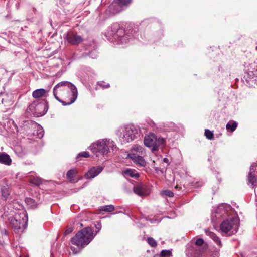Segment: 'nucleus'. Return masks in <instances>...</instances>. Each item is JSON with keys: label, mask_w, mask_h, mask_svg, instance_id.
Returning <instances> with one entry per match:
<instances>
[{"label": "nucleus", "mask_w": 257, "mask_h": 257, "mask_svg": "<svg viewBox=\"0 0 257 257\" xmlns=\"http://www.w3.org/2000/svg\"><path fill=\"white\" fill-rule=\"evenodd\" d=\"M232 211L231 207L227 204L218 206L212 213L211 220L216 223L222 218L227 217L220 225V230L223 235L228 234L231 235L236 233L239 227V221L235 215H230Z\"/></svg>", "instance_id": "f257e3e1"}, {"label": "nucleus", "mask_w": 257, "mask_h": 257, "mask_svg": "<svg viewBox=\"0 0 257 257\" xmlns=\"http://www.w3.org/2000/svg\"><path fill=\"white\" fill-rule=\"evenodd\" d=\"M54 97L63 105H70L74 103L78 96L76 86L68 81H62L53 88Z\"/></svg>", "instance_id": "f03ea898"}, {"label": "nucleus", "mask_w": 257, "mask_h": 257, "mask_svg": "<svg viewBox=\"0 0 257 257\" xmlns=\"http://www.w3.org/2000/svg\"><path fill=\"white\" fill-rule=\"evenodd\" d=\"M95 235L90 227H86L78 231L71 239V243L77 247L71 246V251L74 254L79 253L82 249L90 243Z\"/></svg>", "instance_id": "7ed1b4c3"}, {"label": "nucleus", "mask_w": 257, "mask_h": 257, "mask_svg": "<svg viewBox=\"0 0 257 257\" xmlns=\"http://www.w3.org/2000/svg\"><path fill=\"white\" fill-rule=\"evenodd\" d=\"M105 35L110 41L115 40L118 44H123L127 42L128 36L125 34L124 30L117 23H113L108 27Z\"/></svg>", "instance_id": "20e7f679"}, {"label": "nucleus", "mask_w": 257, "mask_h": 257, "mask_svg": "<svg viewBox=\"0 0 257 257\" xmlns=\"http://www.w3.org/2000/svg\"><path fill=\"white\" fill-rule=\"evenodd\" d=\"M115 145L114 142L107 139L99 140L92 143L89 147L90 149L97 157L100 155H106L113 150Z\"/></svg>", "instance_id": "39448f33"}, {"label": "nucleus", "mask_w": 257, "mask_h": 257, "mask_svg": "<svg viewBox=\"0 0 257 257\" xmlns=\"http://www.w3.org/2000/svg\"><path fill=\"white\" fill-rule=\"evenodd\" d=\"M140 132L139 128L133 124H128L119 127L118 132L122 143H127L132 142L137 138Z\"/></svg>", "instance_id": "423d86ee"}, {"label": "nucleus", "mask_w": 257, "mask_h": 257, "mask_svg": "<svg viewBox=\"0 0 257 257\" xmlns=\"http://www.w3.org/2000/svg\"><path fill=\"white\" fill-rule=\"evenodd\" d=\"M28 217L25 211L16 214L10 219V224L15 231H23L27 226Z\"/></svg>", "instance_id": "0eeeda50"}, {"label": "nucleus", "mask_w": 257, "mask_h": 257, "mask_svg": "<svg viewBox=\"0 0 257 257\" xmlns=\"http://www.w3.org/2000/svg\"><path fill=\"white\" fill-rule=\"evenodd\" d=\"M144 142L146 146L152 148V151L158 150L159 147L164 146L165 143L163 138H157L156 135L153 133L146 136Z\"/></svg>", "instance_id": "6e6552de"}, {"label": "nucleus", "mask_w": 257, "mask_h": 257, "mask_svg": "<svg viewBox=\"0 0 257 257\" xmlns=\"http://www.w3.org/2000/svg\"><path fill=\"white\" fill-rule=\"evenodd\" d=\"M64 40L71 45H78L83 41L82 37L76 33L70 31L64 34Z\"/></svg>", "instance_id": "1a4fd4ad"}, {"label": "nucleus", "mask_w": 257, "mask_h": 257, "mask_svg": "<svg viewBox=\"0 0 257 257\" xmlns=\"http://www.w3.org/2000/svg\"><path fill=\"white\" fill-rule=\"evenodd\" d=\"M134 192L140 196H146L149 195L150 190L148 185L142 183H138L133 187Z\"/></svg>", "instance_id": "9d476101"}, {"label": "nucleus", "mask_w": 257, "mask_h": 257, "mask_svg": "<svg viewBox=\"0 0 257 257\" xmlns=\"http://www.w3.org/2000/svg\"><path fill=\"white\" fill-rule=\"evenodd\" d=\"M102 170L103 168L100 166L93 167L85 173L84 177L86 179H92L99 174Z\"/></svg>", "instance_id": "9b49d317"}, {"label": "nucleus", "mask_w": 257, "mask_h": 257, "mask_svg": "<svg viewBox=\"0 0 257 257\" xmlns=\"http://www.w3.org/2000/svg\"><path fill=\"white\" fill-rule=\"evenodd\" d=\"M247 84L251 85L257 84V75L255 70L246 73L243 77Z\"/></svg>", "instance_id": "f8f14e48"}, {"label": "nucleus", "mask_w": 257, "mask_h": 257, "mask_svg": "<svg viewBox=\"0 0 257 257\" xmlns=\"http://www.w3.org/2000/svg\"><path fill=\"white\" fill-rule=\"evenodd\" d=\"M127 157L131 159L134 163L140 166L144 167L146 165V162L145 159L135 153H129Z\"/></svg>", "instance_id": "ddd939ff"}, {"label": "nucleus", "mask_w": 257, "mask_h": 257, "mask_svg": "<svg viewBox=\"0 0 257 257\" xmlns=\"http://www.w3.org/2000/svg\"><path fill=\"white\" fill-rule=\"evenodd\" d=\"M48 95V91L43 88L38 89L34 90L32 93V96L35 99L47 97Z\"/></svg>", "instance_id": "4468645a"}, {"label": "nucleus", "mask_w": 257, "mask_h": 257, "mask_svg": "<svg viewBox=\"0 0 257 257\" xmlns=\"http://www.w3.org/2000/svg\"><path fill=\"white\" fill-rule=\"evenodd\" d=\"M0 163L7 165H10L12 163V160L9 155L7 153H0Z\"/></svg>", "instance_id": "2eb2a0df"}, {"label": "nucleus", "mask_w": 257, "mask_h": 257, "mask_svg": "<svg viewBox=\"0 0 257 257\" xmlns=\"http://www.w3.org/2000/svg\"><path fill=\"white\" fill-rule=\"evenodd\" d=\"M248 184L250 185L252 188L257 186V176L252 174V172H249L247 177Z\"/></svg>", "instance_id": "dca6fc26"}, {"label": "nucleus", "mask_w": 257, "mask_h": 257, "mask_svg": "<svg viewBox=\"0 0 257 257\" xmlns=\"http://www.w3.org/2000/svg\"><path fill=\"white\" fill-rule=\"evenodd\" d=\"M123 175L125 176H129L132 178H138L139 173L135 170L131 169H127L123 172Z\"/></svg>", "instance_id": "f3484780"}, {"label": "nucleus", "mask_w": 257, "mask_h": 257, "mask_svg": "<svg viewBox=\"0 0 257 257\" xmlns=\"http://www.w3.org/2000/svg\"><path fill=\"white\" fill-rule=\"evenodd\" d=\"M25 203L28 206L31 208H35L37 206V203L35 201V200L29 197H27L25 198Z\"/></svg>", "instance_id": "a211bd4d"}, {"label": "nucleus", "mask_w": 257, "mask_h": 257, "mask_svg": "<svg viewBox=\"0 0 257 257\" xmlns=\"http://www.w3.org/2000/svg\"><path fill=\"white\" fill-rule=\"evenodd\" d=\"M206 234L210 238H211L216 243L219 245H221V241L220 240L219 237L217 236L214 233L211 231H206Z\"/></svg>", "instance_id": "6ab92c4d"}, {"label": "nucleus", "mask_w": 257, "mask_h": 257, "mask_svg": "<svg viewBox=\"0 0 257 257\" xmlns=\"http://www.w3.org/2000/svg\"><path fill=\"white\" fill-rule=\"evenodd\" d=\"M237 126V123L236 121H232L229 122L226 125V130L231 132L234 131Z\"/></svg>", "instance_id": "aec40b11"}, {"label": "nucleus", "mask_w": 257, "mask_h": 257, "mask_svg": "<svg viewBox=\"0 0 257 257\" xmlns=\"http://www.w3.org/2000/svg\"><path fill=\"white\" fill-rule=\"evenodd\" d=\"M76 173L77 170L76 169H71L69 170L66 174L67 178L69 179L71 182H72L74 181V176Z\"/></svg>", "instance_id": "412c9836"}, {"label": "nucleus", "mask_w": 257, "mask_h": 257, "mask_svg": "<svg viewBox=\"0 0 257 257\" xmlns=\"http://www.w3.org/2000/svg\"><path fill=\"white\" fill-rule=\"evenodd\" d=\"M99 210L102 211L110 212L114 210V207L112 205L101 206Z\"/></svg>", "instance_id": "4be33fe9"}, {"label": "nucleus", "mask_w": 257, "mask_h": 257, "mask_svg": "<svg viewBox=\"0 0 257 257\" xmlns=\"http://www.w3.org/2000/svg\"><path fill=\"white\" fill-rule=\"evenodd\" d=\"M115 1L118 6L122 7L129 5L132 0H115Z\"/></svg>", "instance_id": "5701e85b"}, {"label": "nucleus", "mask_w": 257, "mask_h": 257, "mask_svg": "<svg viewBox=\"0 0 257 257\" xmlns=\"http://www.w3.org/2000/svg\"><path fill=\"white\" fill-rule=\"evenodd\" d=\"M1 193L2 196L5 200H6L9 195V191L8 189L5 187H3L2 188Z\"/></svg>", "instance_id": "b1692460"}, {"label": "nucleus", "mask_w": 257, "mask_h": 257, "mask_svg": "<svg viewBox=\"0 0 257 257\" xmlns=\"http://www.w3.org/2000/svg\"><path fill=\"white\" fill-rule=\"evenodd\" d=\"M205 135L206 137L209 140H213L214 139V134L213 132L210 131L208 129L205 130Z\"/></svg>", "instance_id": "393cba45"}, {"label": "nucleus", "mask_w": 257, "mask_h": 257, "mask_svg": "<svg viewBox=\"0 0 257 257\" xmlns=\"http://www.w3.org/2000/svg\"><path fill=\"white\" fill-rule=\"evenodd\" d=\"M160 257H171L172 252L169 250H163L160 253Z\"/></svg>", "instance_id": "a878e982"}, {"label": "nucleus", "mask_w": 257, "mask_h": 257, "mask_svg": "<svg viewBox=\"0 0 257 257\" xmlns=\"http://www.w3.org/2000/svg\"><path fill=\"white\" fill-rule=\"evenodd\" d=\"M31 182L33 184L39 186L42 183V179L39 177H37L32 179Z\"/></svg>", "instance_id": "bb28decb"}, {"label": "nucleus", "mask_w": 257, "mask_h": 257, "mask_svg": "<svg viewBox=\"0 0 257 257\" xmlns=\"http://www.w3.org/2000/svg\"><path fill=\"white\" fill-rule=\"evenodd\" d=\"M133 150L137 152L141 153V154L145 153L144 148L141 146L135 145L133 148Z\"/></svg>", "instance_id": "cd10ccee"}, {"label": "nucleus", "mask_w": 257, "mask_h": 257, "mask_svg": "<svg viewBox=\"0 0 257 257\" xmlns=\"http://www.w3.org/2000/svg\"><path fill=\"white\" fill-rule=\"evenodd\" d=\"M162 195L168 196L169 197H173L174 195L173 193L169 190H165L161 192Z\"/></svg>", "instance_id": "c85d7f7f"}, {"label": "nucleus", "mask_w": 257, "mask_h": 257, "mask_svg": "<svg viewBox=\"0 0 257 257\" xmlns=\"http://www.w3.org/2000/svg\"><path fill=\"white\" fill-rule=\"evenodd\" d=\"M147 242L151 247H155L157 246V242L156 240L152 237L148 238Z\"/></svg>", "instance_id": "c756f323"}, {"label": "nucleus", "mask_w": 257, "mask_h": 257, "mask_svg": "<svg viewBox=\"0 0 257 257\" xmlns=\"http://www.w3.org/2000/svg\"><path fill=\"white\" fill-rule=\"evenodd\" d=\"M97 85L99 86L102 89L108 88L110 87V85L108 83H106L104 82H100L97 83Z\"/></svg>", "instance_id": "7c9ffc66"}, {"label": "nucleus", "mask_w": 257, "mask_h": 257, "mask_svg": "<svg viewBox=\"0 0 257 257\" xmlns=\"http://www.w3.org/2000/svg\"><path fill=\"white\" fill-rule=\"evenodd\" d=\"M38 131L39 133H37V136L39 138H41L44 135V130L41 126H39L38 128Z\"/></svg>", "instance_id": "2f4dec72"}, {"label": "nucleus", "mask_w": 257, "mask_h": 257, "mask_svg": "<svg viewBox=\"0 0 257 257\" xmlns=\"http://www.w3.org/2000/svg\"><path fill=\"white\" fill-rule=\"evenodd\" d=\"M89 156H90V155L88 152H83L79 153L77 155V157H84L85 158H88Z\"/></svg>", "instance_id": "473e14b6"}, {"label": "nucleus", "mask_w": 257, "mask_h": 257, "mask_svg": "<svg viewBox=\"0 0 257 257\" xmlns=\"http://www.w3.org/2000/svg\"><path fill=\"white\" fill-rule=\"evenodd\" d=\"M74 230V227H67V228L66 229V230H65V233H64V234L65 235H67L70 233H71Z\"/></svg>", "instance_id": "72a5a7b5"}, {"label": "nucleus", "mask_w": 257, "mask_h": 257, "mask_svg": "<svg viewBox=\"0 0 257 257\" xmlns=\"http://www.w3.org/2000/svg\"><path fill=\"white\" fill-rule=\"evenodd\" d=\"M204 243V240L202 238H199L196 240L195 244L197 246H201Z\"/></svg>", "instance_id": "f704fd0d"}, {"label": "nucleus", "mask_w": 257, "mask_h": 257, "mask_svg": "<svg viewBox=\"0 0 257 257\" xmlns=\"http://www.w3.org/2000/svg\"><path fill=\"white\" fill-rule=\"evenodd\" d=\"M148 124L151 126L152 130H154L156 127L155 123L152 120H149L148 121Z\"/></svg>", "instance_id": "c9c22d12"}, {"label": "nucleus", "mask_w": 257, "mask_h": 257, "mask_svg": "<svg viewBox=\"0 0 257 257\" xmlns=\"http://www.w3.org/2000/svg\"><path fill=\"white\" fill-rule=\"evenodd\" d=\"M89 56L93 59L96 58L97 56V53L96 51H94L91 52L89 54Z\"/></svg>", "instance_id": "e433bc0d"}, {"label": "nucleus", "mask_w": 257, "mask_h": 257, "mask_svg": "<svg viewBox=\"0 0 257 257\" xmlns=\"http://www.w3.org/2000/svg\"><path fill=\"white\" fill-rule=\"evenodd\" d=\"M44 106V110H43V112H42V113L41 114L42 115H44L47 112V111L48 110V107L47 105V104L46 105H44H44H38V107H40V106Z\"/></svg>", "instance_id": "4c0bfd02"}, {"label": "nucleus", "mask_w": 257, "mask_h": 257, "mask_svg": "<svg viewBox=\"0 0 257 257\" xmlns=\"http://www.w3.org/2000/svg\"><path fill=\"white\" fill-rule=\"evenodd\" d=\"M256 167V164L255 163H254L252 164H251V165L250 167V172H251L252 170H253V171L254 170Z\"/></svg>", "instance_id": "58836bf2"}, {"label": "nucleus", "mask_w": 257, "mask_h": 257, "mask_svg": "<svg viewBox=\"0 0 257 257\" xmlns=\"http://www.w3.org/2000/svg\"><path fill=\"white\" fill-rule=\"evenodd\" d=\"M1 102L2 104L4 103V98L2 99Z\"/></svg>", "instance_id": "ea45409f"}, {"label": "nucleus", "mask_w": 257, "mask_h": 257, "mask_svg": "<svg viewBox=\"0 0 257 257\" xmlns=\"http://www.w3.org/2000/svg\"><path fill=\"white\" fill-rule=\"evenodd\" d=\"M114 7V5H112L111 6H110V9H112V7Z\"/></svg>", "instance_id": "a19ab883"}, {"label": "nucleus", "mask_w": 257, "mask_h": 257, "mask_svg": "<svg viewBox=\"0 0 257 257\" xmlns=\"http://www.w3.org/2000/svg\"><path fill=\"white\" fill-rule=\"evenodd\" d=\"M255 73H256V75H257V69L255 70Z\"/></svg>", "instance_id": "79ce46f5"}, {"label": "nucleus", "mask_w": 257, "mask_h": 257, "mask_svg": "<svg viewBox=\"0 0 257 257\" xmlns=\"http://www.w3.org/2000/svg\"><path fill=\"white\" fill-rule=\"evenodd\" d=\"M97 229H98V231H99V230H100V228H97Z\"/></svg>", "instance_id": "37998d69"}, {"label": "nucleus", "mask_w": 257, "mask_h": 257, "mask_svg": "<svg viewBox=\"0 0 257 257\" xmlns=\"http://www.w3.org/2000/svg\"><path fill=\"white\" fill-rule=\"evenodd\" d=\"M120 10L117 11L116 12H119Z\"/></svg>", "instance_id": "c03bdc74"}, {"label": "nucleus", "mask_w": 257, "mask_h": 257, "mask_svg": "<svg viewBox=\"0 0 257 257\" xmlns=\"http://www.w3.org/2000/svg\"><path fill=\"white\" fill-rule=\"evenodd\" d=\"M256 257H257V256H256Z\"/></svg>", "instance_id": "a18cd8bd"}]
</instances>
